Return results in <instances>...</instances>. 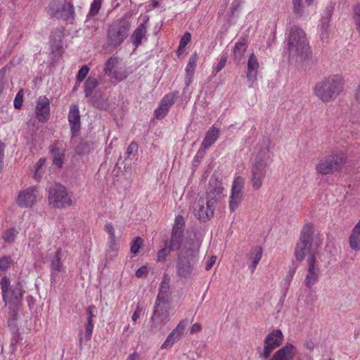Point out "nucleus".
<instances>
[{"label": "nucleus", "instance_id": "nucleus-1", "mask_svg": "<svg viewBox=\"0 0 360 360\" xmlns=\"http://www.w3.org/2000/svg\"><path fill=\"white\" fill-rule=\"evenodd\" d=\"M270 140L264 139L255 148V160L251 168V183L254 190H259L263 184L266 168L271 162Z\"/></svg>", "mask_w": 360, "mask_h": 360}, {"label": "nucleus", "instance_id": "nucleus-2", "mask_svg": "<svg viewBox=\"0 0 360 360\" xmlns=\"http://www.w3.org/2000/svg\"><path fill=\"white\" fill-rule=\"evenodd\" d=\"M174 314L175 309L172 307L170 294L162 288L158 294L150 319V330L153 332L160 330Z\"/></svg>", "mask_w": 360, "mask_h": 360}, {"label": "nucleus", "instance_id": "nucleus-3", "mask_svg": "<svg viewBox=\"0 0 360 360\" xmlns=\"http://www.w3.org/2000/svg\"><path fill=\"white\" fill-rule=\"evenodd\" d=\"M345 82L339 75H333L324 78L314 86L316 96L323 103L335 101L342 93Z\"/></svg>", "mask_w": 360, "mask_h": 360}, {"label": "nucleus", "instance_id": "nucleus-4", "mask_svg": "<svg viewBox=\"0 0 360 360\" xmlns=\"http://www.w3.org/2000/svg\"><path fill=\"white\" fill-rule=\"evenodd\" d=\"M131 22L127 16L113 20L108 27L106 39L110 47L117 48L128 37Z\"/></svg>", "mask_w": 360, "mask_h": 360}, {"label": "nucleus", "instance_id": "nucleus-5", "mask_svg": "<svg viewBox=\"0 0 360 360\" xmlns=\"http://www.w3.org/2000/svg\"><path fill=\"white\" fill-rule=\"evenodd\" d=\"M309 48V42L303 30L296 25L292 26L287 45L289 57L302 58L307 56Z\"/></svg>", "mask_w": 360, "mask_h": 360}, {"label": "nucleus", "instance_id": "nucleus-6", "mask_svg": "<svg viewBox=\"0 0 360 360\" xmlns=\"http://www.w3.org/2000/svg\"><path fill=\"white\" fill-rule=\"evenodd\" d=\"M198 251L193 248H184L178 255L176 273L181 278H190L195 274Z\"/></svg>", "mask_w": 360, "mask_h": 360}, {"label": "nucleus", "instance_id": "nucleus-7", "mask_svg": "<svg viewBox=\"0 0 360 360\" xmlns=\"http://www.w3.org/2000/svg\"><path fill=\"white\" fill-rule=\"evenodd\" d=\"M321 274V271L316 264L315 253L312 252L307 259V270L303 281L306 288L303 290L305 295H302V296H305L307 302L314 300L313 297V287L319 282Z\"/></svg>", "mask_w": 360, "mask_h": 360}, {"label": "nucleus", "instance_id": "nucleus-8", "mask_svg": "<svg viewBox=\"0 0 360 360\" xmlns=\"http://www.w3.org/2000/svg\"><path fill=\"white\" fill-rule=\"evenodd\" d=\"M347 155L342 151L332 153L322 158L316 167L319 174L326 175L338 171L346 163Z\"/></svg>", "mask_w": 360, "mask_h": 360}, {"label": "nucleus", "instance_id": "nucleus-9", "mask_svg": "<svg viewBox=\"0 0 360 360\" xmlns=\"http://www.w3.org/2000/svg\"><path fill=\"white\" fill-rule=\"evenodd\" d=\"M313 233L312 225L306 224L301 232L300 237L295 247V255L297 260L302 262L307 254L309 256L312 252L315 253V259H316L318 251L312 249Z\"/></svg>", "mask_w": 360, "mask_h": 360}, {"label": "nucleus", "instance_id": "nucleus-10", "mask_svg": "<svg viewBox=\"0 0 360 360\" xmlns=\"http://www.w3.org/2000/svg\"><path fill=\"white\" fill-rule=\"evenodd\" d=\"M48 193L49 203L53 207L65 208L73 205V200L68 194L67 188L60 184L51 186Z\"/></svg>", "mask_w": 360, "mask_h": 360}, {"label": "nucleus", "instance_id": "nucleus-11", "mask_svg": "<svg viewBox=\"0 0 360 360\" xmlns=\"http://www.w3.org/2000/svg\"><path fill=\"white\" fill-rule=\"evenodd\" d=\"M3 301L7 304L20 301L24 295L25 290L22 282H18L11 285L10 279L4 276L0 281Z\"/></svg>", "mask_w": 360, "mask_h": 360}, {"label": "nucleus", "instance_id": "nucleus-12", "mask_svg": "<svg viewBox=\"0 0 360 360\" xmlns=\"http://www.w3.org/2000/svg\"><path fill=\"white\" fill-rule=\"evenodd\" d=\"M47 13L51 17L62 18L63 20L73 19L75 9L70 2H61L57 0L52 1L46 8Z\"/></svg>", "mask_w": 360, "mask_h": 360}, {"label": "nucleus", "instance_id": "nucleus-13", "mask_svg": "<svg viewBox=\"0 0 360 360\" xmlns=\"http://www.w3.org/2000/svg\"><path fill=\"white\" fill-rule=\"evenodd\" d=\"M119 58L110 57L105 63L103 69L104 74L116 82H122L127 77V71L120 66Z\"/></svg>", "mask_w": 360, "mask_h": 360}, {"label": "nucleus", "instance_id": "nucleus-14", "mask_svg": "<svg viewBox=\"0 0 360 360\" xmlns=\"http://www.w3.org/2000/svg\"><path fill=\"white\" fill-rule=\"evenodd\" d=\"M245 179L242 176L235 177L230 195L229 209L231 212H235L243 200V188Z\"/></svg>", "mask_w": 360, "mask_h": 360}, {"label": "nucleus", "instance_id": "nucleus-15", "mask_svg": "<svg viewBox=\"0 0 360 360\" xmlns=\"http://www.w3.org/2000/svg\"><path fill=\"white\" fill-rule=\"evenodd\" d=\"M283 340V335L281 330H274L269 333L264 340L263 352L259 356L267 359L274 349L278 347Z\"/></svg>", "mask_w": 360, "mask_h": 360}, {"label": "nucleus", "instance_id": "nucleus-16", "mask_svg": "<svg viewBox=\"0 0 360 360\" xmlns=\"http://www.w3.org/2000/svg\"><path fill=\"white\" fill-rule=\"evenodd\" d=\"M68 256V252L58 248L50 260L51 279L56 281L59 273L65 272L64 262Z\"/></svg>", "mask_w": 360, "mask_h": 360}, {"label": "nucleus", "instance_id": "nucleus-17", "mask_svg": "<svg viewBox=\"0 0 360 360\" xmlns=\"http://www.w3.org/2000/svg\"><path fill=\"white\" fill-rule=\"evenodd\" d=\"M39 191L37 186L29 187L18 193L16 202L21 207H32L36 203Z\"/></svg>", "mask_w": 360, "mask_h": 360}, {"label": "nucleus", "instance_id": "nucleus-18", "mask_svg": "<svg viewBox=\"0 0 360 360\" xmlns=\"http://www.w3.org/2000/svg\"><path fill=\"white\" fill-rule=\"evenodd\" d=\"M214 208L212 203L200 198L194 205L195 215L203 221L210 220L213 217Z\"/></svg>", "mask_w": 360, "mask_h": 360}, {"label": "nucleus", "instance_id": "nucleus-19", "mask_svg": "<svg viewBox=\"0 0 360 360\" xmlns=\"http://www.w3.org/2000/svg\"><path fill=\"white\" fill-rule=\"evenodd\" d=\"M292 12L298 17H309L313 15L316 12V6L314 0L308 2L305 0L303 3L302 0H292Z\"/></svg>", "mask_w": 360, "mask_h": 360}, {"label": "nucleus", "instance_id": "nucleus-20", "mask_svg": "<svg viewBox=\"0 0 360 360\" xmlns=\"http://www.w3.org/2000/svg\"><path fill=\"white\" fill-rule=\"evenodd\" d=\"M188 321L186 319L181 320L176 327L167 335L166 340L162 343L161 349L171 348L174 343L179 341L184 334Z\"/></svg>", "mask_w": 360, "mask_h": 360}, {"label": "nucleus", "instance_id": "nucleus-21", "mask_svg": "<svg viewBox=\"0 0 360 360\" xmlns=\"http://www.w3.org/2000/svg\"><path fill=\"white\" fill-rule=\"evenodd\" d=\"M225 195L224 188L220 182L210 183L207 191L206 200L213 204L215 207L217 202Z\"/></svg>", "mask_w": 360, "mask_h": 360}, {"label": "nucleus", "instance_id": "nucleus-22", "mask_svg": "<svg viewBox=\"0 0 360 360\" xmlns=\"http://www.w3.org/2000/svg\"><path fill=\"white\" fill-rule=\"evenodd\" d=\"M68 122L70 125L72 135L73 136H77L81 128L80 114L77 105H72L70 106L68 112Z\"/></svg>", "mask_w": 360, "mask_h": 360}, {"label": "nucleus", "instance_id": "nucleus-23", "mask_svg": "<svg viewBox=\"0 0 360 360\" xmlns=\"http://www.w3.org/2000/svg\"><path fill=\"white\" fill-rule=\"evenodd\" d=\"M50 102L46 96H40L37 103L36 115L40 122H44L49 115Z\"/></svg>", "mask_w": 360, "mask_h": 360}, {"label": "nucleus", "instance_id": "nucleus-24", "mask_svg": "<svg viewBox=\"0 0 360 360\" xmlns=\"http://www.w3.org/2000/svg\"><path fill=\"white\" fill-rule=\"evenodd\" d=\"M259 64L258 60L254 53L250 55L248 60V70L246 72V77L248 82L252 86L257 79L258 69Z\"/></svg>", "mask_w": 360, "mask_h": 360}, {"label": "nucleus", "instance_id": "nucleus-25", "mask_svg": "<svg viewBox=\"0 0 360 360\" xmlns=\"http://www.w3.org/2000/svg\"><path fill=\"white\" fill-rule=\"evenodd\" d=\"M297 350L294 345L287 343L278 349L270 360H293Z\"/></svg>", "mask_w": 360, "mask_h": 360}, {"label": "nucleus", "instance_id": "nucleus-26", "mask_svg": "<svg viewBox=\"0 0 360 360\" xmlns=\"http://www.w3.org/2000/svg\"><path fill=\"white\" fill-rule=\"evenodd\" d=\"M147 26L146 22L141 23L133 32L130 39L133 44L138 47L143 41L147 40Z\"/></svg>", "mask_w": 360, "mask_h": 360}, {"label": "nucleus", "instance_id": "nucleus-27", "mask_svg": "<svg viewBox=\"0 0 360 360\" xmlns=\"http://www.w3.org/2000/svg\"><path fill=\"white\" fill-rule=\"evenodd\" d=\"M262 254L263 250L259 246L253 247L250 250L248 258L250 262L249 269H250L251 274H252L256 269L258 263L261 260Z\"/></svg>", "mask_w": 360, "mask_h": 360}, {"label": "nucleus", "instance_id": "nucleus-28", "mask_svg": "<svg viewBox=\"0 0 360 360\" xmlns=\"http://www.w3.org/2000/svg\"><path fill=\"white\" fill-rule=\"evenodd\" d=\"M219 129L214 124L207 132L201 144L204 149H208L219 138Z\"/></svg>", "mask_w": 360, "mask_h": 360}, {"label": "nucleus", "instance_id": "nucleus-29", "mask_svg": "<svg viewBox=\"0 0 360 360\" xmlns=\"http://www.w3.org/2000/svg\"><path fill=\"white\" fill-rule=\"evenodd\" d=\"M349 244L353 250H360V219L352 230L349 237Z\"/></svg>", "mask_w": 360, "mask_h": 360}, {"label": "nucleus", "instance_id": "nucleus-30", "mask_svg": "<svg viewBox=\"0 0 360 360\" xmlns=\"http://www.w3.org/2000/svg\"><path fill=\"white\" fill-rule=\"evenodd\" d=\"M247 48L248 44L245 39H240L236 43L233 50V56L236 61L240 62L243 59Z\"/></svg>", "mask_w": 360, "mask_h": 360}, {"label": "nucleus", "instance_id": "nucleus-31", "mask_svg": "<svg viewBox=\"0 0 360 360\" xmlns=\"http://www.w3.org/2000/svg\"><path fill=\"white\" fill-rule=\"evenodd\" d=\"M94 328V321H86L84 324V331L80 330L79 333V346H82V342H88L91 340Z\"/></svg>", "mask_w": 360, "mask_h": 360}, {"label": "nucleus", "instance_id": "nucleus-32", "mask_svg": "<svg viewBox=\"0 0 360 360\" xmlns=\"http://www.w3.org/2000/svg\"><path fill=\"white\" fill-rule=\"evenodd\" d=\"M93 105L97 108L106 110L109 107L108 99L103 94H95L91 97Z\"/></svg>", "mask_w": 360, "mask_h": 360}, {"label": "nucleus", "instance_id": "nucleus-33", "mask_svg": "<svg viewBox=\"0 0 360 360\" xmlns=\"http://www.w3.org/2000/svg\"><path fill=\"white\" fill-rule=\"evenodd\" d=\"M329 27L330 18L328 17L322 18L319 25L320 39L322 41L327 40L329 38Z\"/></svg>", "mask_w": 360, "mask_h": 360}, {"label": "nucleus", "instance_id": "nucleus-34", "mask_svg": "<svg viewBox=\"0 0 360 360\" xmlns=\"http://www.w3.org/2000/svg\"><path fill=\"white\" fill-rule=\"evenodd\" d=\"M97 86L98 82L96 79L91 77H88L84 84V93L86 98L93 96V91Z\"/></svg>", "mask_w": 360, "mask_h": 360}, {"label": "nucleus", "instance_id": "nucleus-35", "mask_svg": "<svg viewBox=\"0 0 360 360\" xmlns=\"http://www.w3.org/2000/svg\"><path fill=\"white\" fill-rule=\"evenodd\" d=\"M179 91H173L172 93L166 94L160 102V105L169 110L171 106L173 105L174 99L178 96Z\"/></svg>", "mask_w": 360, "mask_h": 360}, {"label": "nucleus", "instance_id": "nucleus-36", "mask_svg": "<svg viewBox=\"0 0 360 360\" xmlns=\"http://www.w3.org/2000/svg\"><path fill=\"white\" fill-rule=\"evenodd\" d=\"M183 240V234L172 232L171 240L169 244V250H175L180 248Z\"/></svg>", "mask_w": 360, "mask_h": 360}, {"label": "nucleus", "instance_id": "nucleus-37", "mask_svg": "<svg viewBox=\"0 0 360 360\" xmlns=\"http://www.w3.org/2000/svg\"><path fill=\"white\" fill-rule=\"evenodd\" d=\"M51 151L53 164L61 167L63 164L64 152L58 148H52Z\"/></svg>", "mask_w": 360, "mask_h": 360}, {"label": "nucleus", "instance_id": "nucleus-38", "mask_svg": "<svg viewBox=\"0 0 360 360\" xmlns=\"http://www.w3.org/2000/svg\"><path fill=\"white\" fill-rule=\"evenodd\" d=\"M185 227V221L182 216L178 215L175 218L172 233L183 234Z\"/></svg>", "mask_w": 360, "mask_h": 360}, {"label": "nucleus", "instance_id": "nucleus-39", "mask_svg": "<svg viewBox=\"0 0 360 360\" xmlns=\"http://www.w3.org/2000/svg\"><path fill=\"white\" fill-rule=\"evenodd\" d=\"M63 36V34L61 30H57L51 35V46L53 48L54 47L56 50H58L61 47Z\"/></svg>", "mask_w": 360, "mask_h": 360}, {"label": "nucleus", "instance_id": "nucleus-40", "mask_svg": "<svg viewBox=\"0 0 360 360\" xmlns=\"http://www.w3.org/2000/svg\"><path fill=\"white\" fill-rule=\"evenodd\" d=\"M197 63V53L192 54L188 61L187 65L185 69L186 75H194Z\"/></svg>", "mask_w": 360, "mask_h": 360}, {"label": "nucleus", "instance_id": "nucleus-41", "mask_svg": "<svg viewBox=\"0 0 360 360\" xmlns=\"http://www.w3.org/2000/svg\"><path fill=\"white\" fill-rule=\"evenodd\" d=\"M18 231L14 228H10L5 231L2 234V238L6 243L14 242Z\"/></svg>", "mask_w": 360, "mask_h": 360}, {"label": "nucleus", "instance_id": "nucleus-42", "mask_svg": "<svg viewBox=\"0 0 360 360\" xmlns=\"http://www.w3.org/2000/svg\"><path fill=\"white\" fill-rule=\"evenodd\" d=\"M101 2L102 0H94L91 4L90 9L87 16L95 18L101 9Z\"/></svg>", "mask_w": 360, "mask_h": 360}, {"label": "nucleus", "instance_id": "nucleus-43", "mask_svg": "<svg viewBox=\"0 0 360 360\" xmlns=\"http://www.w3.org/2000/svg\"><path fill=\"white\" fill-rule=\"evenodd\" d=\"M353 19L356 26V30L360 33V3H357L352 9Z\"/></svg>", "mask_w": 360, "mask_h": 360}, {"label": "nucleus", "instance_id": "nucleus-44", "mask_svg": "<svg viewBox=\"0 0 360 360\" xmlns=\"http://www.w3.org/2000/svg\"><path fill=\"white\" fill-rule=\"evenodd\" d=\"M143 241L140 237H136L131 242L130 251L134 255L139 253L140 249L143 246Z\"/></svg>", "mask_w": 360, "mask_h": 360}, {"label": "nucleus", "instance_id": "nucleus-45", "mask_svg": "<svg viewBox=\"0 0 360 360\" xmlns=\"http://www.w3.org/2000/svg\"><path fill=\"white\" fill-rule=\"evenodd\" d=\"M295 271H296L295 267L290 268L288 270V271L287 272V274L283 279V285H284L286 290H288V288L290 287V283L293 278Z\"/></svg>", "mask_w": 360, "mask_h": 360}, {"label": "nucleus", "instance_id": "nucleus-46", "mask_svg": "<svg viewBox=\"0 0 360 360\" xmlns=\"http://www.w3.org/2000/svg\"><path fill=\"white\" fill-rule=\"evenodd\" d=\"M13 262V260L10 256H4L0 258V270L1 271H6L7 270L11 263Z\"/></svg>", "mask_w": 360, "mask_h": 360}, {"label": "nucleus", "instance_id": "nucleus-47", "mask_svg": "<svg viewBox=\"0 0 360 360\" xmlns=\"http://www.w3.org/2000/svg\"><path fill=\"white\" fill-rule=\"evenodd\" d=\"M89 71L86 65H83L78 71L77 75V82L79 84L86 78Z\"/></svg>", "mask_w": 360, "mask_h": 360}, {"label": "nucleus", "instance_id": "nucleus-48", "mask_svg": "<svg viewBox=\"0 0 360 360\" xmlns=\"http://www.w3.org/2000/svg\"><path fill=\"white\" fill-rule=\"evenodd\" d=\"M105 230L110 236V243L111 245H114L115 243V234L112 224L110 223L106 224L105 225Z\"/></svg>", "mask_w": 360, "mask_h": 360}, {"label": "nucleus", "instance_id": "nucleus-49", "mask_svg": "<svg viewBox=\"0 0 360 360\" xmlns=\"http://www.w3.org/2000/svg\"><path fill=\"white\" fill-rule=\"evenodd\" d=\"M85 27L92 31H95L98 29V25L96 19L94 17L87 16L85 21Z\"/></svg>", "mask_w": 360, "mask_h": 360}, {"label": "nucleus", "instance_id": "nucleus-50", "mask_svg": "<svg viewBox=\"0 0 360 360\" xmlns=\"http://www.w3.org/2000/svg\"><path fill=\"white\" fill-rule=\"evenodd\" d=\"M227 60V57L226 55H221L220 57V59L217 64L214 66L213 68V72H215V74L220 72L225 66Z\"/></svg>", "mask_w": 360, "mask_h": 360}, {"label": "nucleus", "instance_id": "nucleus-51", "mask_svg": "<svg viewBox=\"0 0 360 360\" xmlns=\"http://www.w3.org/2000/svg\"><path fill=\"white\" fill-rule=\"evenodd\" d=\"M191 40V34L186 32L181 37L179 43V51L183 50Z\"/></svg>", "mask_w": 360, "mask_h": 360}, {"label": "nucleus", "instance_id": "nucleus-52", "mask_svg": "<svg viewBox=\"0 0 360 360\" xmlns=\"http://www.w3.org/2000/svg\"><path fill=\"white\" fill-rule=\"evenodd\" d=\"M96 307L94 305H90L86 309V321H94V319L96 318Z\"/></svg>", "mask_w": 360, "mask_h": 360}, {"label": "nucleus", "instance_id": "nucleus-53", "mask_svg": "<svg viewBox=\"0 0 360 360\" xmlns=\"http://www.w3.org/2000/svg\"><path fill=\"white\" fill-rule=\"evenodd\" d=\"M46 160L44 158H40L39 161L37 162L35 165V173L34 174V179L37 181H39L41 179V174H39V170L41 167L44 165Z\"/></svg>", "mask_w": 360, "mask_h": 360}, {"label": "nucleus", "instance_id": "nucleus-54", "mask_svg": "<svg viewBox=\"0 0 360 360\" xmlns=\"http://www.w3.org/2000/svg\"><path fill=\"white\" fill-rule=\"evenodd\" d=\"M171 251L172 250H169V248H162L158 252L157 260L158 262H164L167 256Z\"/></svg>", "mask_w": 360, "mask_h": 360}, {"label": "nucleus", "instance_id": "nucleus-55", "mask_svg": "<svg viewBox=\"0 0 360 360\" xmlns=\"http://www.w3.org/2000/svg\"><path fill=\"white\" fill-rule=\"evenodd\" d=\"M168 112L169 110L160 105V106L155 110V115L156 118L160 120L165 117Z\"/></svg>", "mask_w": 360, "mask_h": 360}, {"label": "nucleus", "instance_id": "nucleus-56", "mask_svg": "<svg viewBox=\"0 0 360 360\" xmlns=\"http://www.w3.org/2000/svg\"><path fill=\"white\" fill-rule=\"evenodd\" d=\"M23 96L21 91H19L14 99L13 105L16 109H20L22 105Z\"/></svg>", "mask_w": 360, "mask_h": 360}, {"label": "nucleus", "instance_id": "nucleus-57", "mask_svg": "<svg viewBox=\"0 0 360 360\" xmlns=\"http://www.w3.org/2000/svg\"><path fill=\"white\" fill-rule=\"evenodd\" d=\"M138 149V146L136 143L131 142L127 148V155L129 157L131 155L134 154Z\"/></svg>", "mask_w": 360, "mask_h": 360}, {"label": "nucleus", "instance_id": "nucleus-58", "mask_svg": "<svg viewBox=\"0 0 360 360\" xmlns=\"http://www.w3.org/2000/svg\"><path fill=\"white\" fill-rule=\"evenodd\" d=\"M142 313H143V308L141 306L138 305L136 307L134 314H132V316H131L132 321L134 322L136 321V320L140 318Z\"/></svg>", "mask_w": 360, "mask_h": 360}, {"label": "nucleus", "instance_id": "nucleus-59", "mask_svg": "<svg viewBox=\"0 0 360 360\" xmlns=\"http://www.w3.org/2000/svg\"><path fill=\"white\" fill-rule=\"evenodd\" d=\"M148 272V268L146 266H142L140 268H139L136 271V276L138 278H141L146 275Z\"/></svg>", "mask_w": 360, "mask_h": 360}, {"label": "nucleus", "instance_id": "nucleus-60", "mask_svg": "<svg viewBox=\"0 0 360 360\" xmlns=\"http://www.w3.org/2000/svg\"><path fill=\"white\" fill-rule=\"evenodd\" d=\"M169 278L168 277L167 275H165L164 277H163V281H162V283H161V285H160V290L162 289V288H164V290H166L167 292H169Z\"/></svg>", "mask_w": 360, "mask_h": 360}, {"label": "nucleus", "instance_id": "nucleus-61", "mask_svg": "<svg viewBox=\"0 0 360 360\" xmlns=\"http://www.w3.org/2000/svg\"><path fill=\"white\" fill-rule=\"evenodd\" d=\"M217 259V257L215 256H212L209 258V259L206 262L205 265V269L210 270L213 266L214 264L215 263Z\"/></svg>", "mask_w": 360, "mask_h": 360}, {"label": "nucleus", "instance_id": "nucleus-62", "mask_svg": "<svg viewBox=\"0 0 360 360\" xmlns=\"http://www.w3.org/2000/svg\"><path fill=\"white\" fill-rule=\"evenodd\" d=\"M202 329V326L200 323H194L190 328V333L191 334L197 333Z\"/></svg>", "mask_w": 360, "mask_h": 360}, {"label": "nucleus", "instance_id": "nucleus-63", "mask_svg": "<svg viewBox=\"0 0 360 360\" xmlns=\"http://www.w3.org/2000/svg\"><path fill=\"white\" fill-rule=\"evenodd\" d=\"M354 98L358 103H360V83L359 84L356 89Z\"/></svg>", "mask_w": 360, "mask_h": 360}, {"label": "nucleus", "instance_id": "nucleus-64", "mask_svg": "<svg viewBox=\"0 0 360 360\" xmlns=\"http://www.w3.org/2000/svg\"><path fill=\"white\" fill-rule=\"evenodd\" d=\"M139 355L136 352H134L133 354H130L127 360H139Z\"/></svg>", "mask_w": 360, "mask_h": 360}]
</instances>
